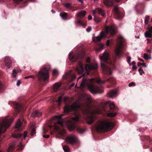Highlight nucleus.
<instances>
[{
    "instance_id": "obj_11",
    "label": "nucleus",
    "mask_w": 152,
    "mask_h": 152,
    "mask_svg": "<svg viewBox=\"0 0 152 152\" xmlns=\"http://www.w3.org/2000/svg\"><path fill=\"white\" fill-rule=\"evenodd\" d=\"M97 68V65L96 64H87L85 66V69L87 73L89 74V70H94L96 69Z\"/></svg>"
},
{
    "instance_id": "obj_50",
    "label": "nucleus",
    "mask_w": 152,
    "mask_h": 152,
    "mask_svg": "<svg viewBox=\"0 0 152 152\" xmlns=\"http://www.w3.org/2000/svg\"><path fill=\"white\" fill-rule=\"evenodd\" d=\"M135 86V83L134 82H132L130 83L129 84V87H131L132 86Z\"/></svg>"
},
{
    "instance_id": "obj_46",
    "label": "nucleus",
    "mask_w": 152,
    "mask_h": 152,
    "mask_svg": "<svg viewBox=\"0 0 152 152\" xmlns=\"http://www.w3.org/2000/svg\"><path fill=\"white\" fill-rule=\"evenodd\" d=\"M71 78L70 80L71 81H72L73 80L76 78V76L75 74H73L72 76L70 77Z\"/></svg>"
},
{
    "instance_id": "obj_52",
    "label": "nucleus",
    "mask_w": 152,
    "mask_h": 152,
    "mask_svg": "<svg viewBox=\"0 0 152 152\" xmlns=\"http://www.w3.org/2000/svg\"><path fill=\"white\" fill-rule=\"evenodd\" d=\"M13 147H14V146L13 145H11L10 146V147L9 148L8 151L7 152H10V150L11 149H12Z\"/></svg>"
},
{
    "instance_id": "obj_15",
    "label": "nucleus",
    "mask_w": 152,
    "mask_h": 152,
    "mask_svg": "<svg viewBox=\"0 0 152 152\" xmlns=\"http://www.w3.org/2000/svg\"><path fill=\"white\" fill-rule=\"evenodd\" d=\"M78 65L79 66L76 68V70L78 74H82L84 71L82 63L81 62H79Z\"/></svg>"
},
{
    "instance_id": "obj_34",
    "label": "nucleus",
    "mask_w": 152,
    "mask_h": 152,
    "mask_svg": "<svg viewBox=\"0 0 152 152\" xmlns=\"http://www.w3.org/2000/svg\"><path fill=\"white\" fill-rule=\"evenodd\" d=\"M15 107L19 111L21 109V106L18 103H16L15 104Z\"/></svg>"
},
{
    "instance_id": "obj_23",
    "label": "nucleus",
    "mask_w": 152,
    "mask_h": 152,
    "mask_svg": "<svg viewBox=\"0 0 152 152\" xmlns=\"http://www.w3.org/2000/svg\"><path fill=\"white\" fill-rule=\"evenodd\" d=\"M78 57L75 55H73L72 54H71L69 55V59L72 61H75L77 59Z\"/></svg>"
},
{
    "instance_id": "obj_33",
    "label": "nucleus",
    "mask_w": 152,
    "mask_h": 152,
    "mask_svg": "<svg viewBox=\"0 0 152 152\" xmlns=\"http://www.w3.org/2000/svg\"><path fill=\"white\" fill-rule=\"evenodd\" d=\"M63 148L65 152H69V148L67 146H63Z\"/></svg>"
},
{
    "instance_id": "obj_31",
    "label": "nucleus",
    "mask_w": 152,
    "mask_h": 152,
    "mask_svg": "<svg viewBox=\"0 0 152 152\" xmlns=\"http://www.w3.org/2000/svg\"><path fill=\"white\" fill-rule=\"evenodd\" d=\"M22 135L20 134H14L12 135L13 137L15 138H18L21 137Z\"/></svg>"
},
{
    "instance_id": "obj_36",
    "label": "nucleus",
    "mask_w": 152,
    "mask_h": 152,
    "mask_svg": "<svg viewBox=\"0 0 152 152\" xmlns=\"http://www.w3.org/2000/svg\"><path fill=\"white\" fill-rule=\"evenodd\" d=\"M116 113H110L107 114V115L108 116L113 117L116 115Z\"/></svg>"
},
{
    "instance_id": "obj_64",
    "label": "nucleus",
    "mask_w": 152,
    "mask_h": 152,
    "mask_svg": "<svg viewBox=\"0 0 152 152\" xmlns=\"http://www.w3.org/2000/svg\"><path fill=\"white\" fill-rule=\"evenodd\" d=\"M92 19V17L91 15H89L88 16V20H91Z\"/></svg>"
},
{
    "instance_id": "obj_12",
    "label": "nucleus",
    "mask_w": 152,
    "mask_h": 152,
    "mask_svg": "<svg viewBox=\"0 0 152 152\" xmlns=\"http://www.w3.org/2000/svg\"><path fill=\"white\" fill-rule=\"evenodd\" d=\"M15 130L17 131H20L23 129V127L22 126V123L21 122V120L18 119L16 122L15 125Z\"/></svg>"
},
{
    "instance_id": "obj_2",
    "label": "nucleus",
    "mask_w": 152,
    "mask_h": 152,
    "mask_svg": "<svg viewBox=\"0 0 152 152\" xmlns=\"http://www.w3.org/2000/svg\"><path fill=\"white\" fill-rule=\"evenodd\" d=\"M113 124L111 122L102 121L97 126L96 129L99 132L110 130L112 128Z\"/></svg>"
},
{
    "instance_id": "obj_44",
    "label": "nucleus",
    "mask_w": 152,
    "mask_h": 152,
    "mask_svg": "<svg viewBox=\"0 0 152 152\" xmlns=\"http://www.w3.org/2000/svg\"><path fill=\"white\" fill-rule=\"evenodd\" d=\"M3 90V86L0 81V93Z\"/></svg>"
},
{
    "instance_id": "obj_58",
    "label": "nucleus",
    "mask_w": 152,
    "mask_h": 152,
    "mask_svg": "<svg viewBox=\"0 0 152 152\" xmlns=\"http://www.w3.org/2000/svg\"><path fill=\"white\" fill-rule=\"evenodd\" d=\"M21 84V82L19 80H18L17 82V85L18 86H19Z\"/></svg>"
},
{
    "instance_id": "obj_43",
    "label": "nucleus",
    "mask_w": 152,
    "mask_h": 152,
    "mask_svg": "<svg viewBox=\"0 0 152 152\" xmlns=\"http://www.w3.org/2000/svg\"><path fill=\"white\" fill-rule=\"evenodd\" d=\"M22 1L23 0H13L14 3L17 4H20Z\"/></svg>"
},
{
    "instance_id": "obj_42",
    "label": "nucleus",
    "mask_w": 152,
    "mask_h": 152,
    "mask_svg": "<svg viewBox=\"0 0 152 152\" xmlns=\"http://www.w3.org/2000/svg\"><path fill=\"white\" fill-rule=\"evenodd\" d=\"M66 134V131L64 130H61L59 133L60 135H64Z\"/></svg>"
},
{
    "instance_id": "obj_55",
    "label": "nucleus",
    "mask_w": 152,
    "mask_h": 152,
    "mask_svg": "<svg viewBox=\"0 0 152 152\" xmlns=\"http://www.w3.org/2000/svg\"><path fill=\"white\" fill-rule=\"evenodd\" d=\"M75 23H78V24H81V25L82 24V23L81 22V21L80 20H77V21H76Z\"/></svg>"
},
{
    "instance_id": "obj_19",
    "label": "nucleus",
    "mask_w": 152,
    "mask_h": 152,
    "mask_svg": "<svg viewBox=\"0 0 152 152\" xmlns=\"http://www.w3.org/2000/svg\"><path fill=\"white\" fill-rule=\"evenodd\" d=\"M101 60L104 61H107L108 59V54L106 52H104L103 53V56H100Z\"/></svg>"
},
{
    "instance_id": "obj_24",
    "label": "nucleus",
    "mask_w": 152,
    "mask_h": 152,
    "mask_svg": "<svg viewBox=\"0 0 152 152\" xmlns=\"http://www.w3.org/2000/svg\"><path fill=\"white\" fill-rule=\"evenodd\" d=\"M76 124L74 123H70L68 126V128L69 130L70 131H72L75 128Z\"/></svg>"
},
{
    "instance_id": "obj_54",
    "label": "nucleus",
    "mask_w": 152,
    "mask_h": 152,
    "mask_svg": "<svg viewBox=\"0 0 152 152\" xmlns=\"http://www.w3.org/2000/svg\"><path fill=\"white\" fill-rule=\"evenodd\" d=\"M22 145L21 143H20V145H19L18 146L19 147V150H22L23 149V148L22 147Z\"/></svg>"
},
{
    "instance_id": "obj_18",
    "label": "nucleus",
    "mask_w": 152,
    "mask_h": 152,
    "mask_svg": "<svg viewBox=\"0 0 152 152\" xmlns=\"http://www.w3.org/2000/svg\"><path fill=\"white\" fill-rule=\"evenodd\" d=\"M146 37L151 38L152 36V26L145 33Z\"/></svg>"
},
{
    "instance_id": "obj_8",
    "label": "nucleus",
    "mask_w": 152,
    "mask_h": 152,
    "mask_svg": "<svg viewBox=\"0 0 152 152\" xmlns=\"http://www.w3.org/2000/svg\"><path fill=\"white\" fill-rule=\"evenodd\" d=\"M63 115L55 116L52 118V120L56 119L58 120L56 122L54 123V128L55 130H57L59 128V125L62 126L63 124V121L61 120L62 116Z\"/></svg>"
},
{
    "instance_id": "obj_21",
    "label": "nucleus",
    "mask_w": 152,
    "mask_h": 152,
    "mask_svg": "<svg viewBox=\"0 0 152 152\" xmlns=\"http://www.w3.org/2000/svg\"><path fill=\"white\" fill-rule=\"evenodd\" d=\"M86 14V11L85 10H83L78 12L77 13V15L78 18H81L84 17Z\"/></svg>"
},
{
    "instance_id": "obj_22",
    "label": "nucleus",
    "mask_w": 152,
    "mask_h": 152,
    "mask_svg": "<svg viewBox=\"0 0 152 152\" xmlns=\"http://www.w3.org/2000/svg\"><path fill=\"white\" fill-rule=\"evenodd\" d=\"M41 113L38 110L36 111L33 113L31 115V116L34 118L37 117H39L41 115Z\"/></svg>"
},
{
    "instance_id": "obj_59",
    "label": "nucleus",
    "mask_w": 152,
    "mask_h": 152,
    "mask_svg": "<svg viewBox=\"0 0 152 152\" xmlns=\"http://www.w3.org/2000/svg\"><path fill=\"white\" fill-rule=\"evenodd\" d=\"M35 0H27L24 2V3H26L27 2H28L29 1H30L31 2H34L35 1Z\"/></svg>"
},
{
    "instance_id": "obj_37",
    "label": "nucleus",
    "mask_w": 152,
    "mask_h": 152,
    "mask_svg": "<svg viewBox=\"0 0 152 152\" xmlns=\"http://www.w3.org/2000/svg\"><path fill=\"white\" fill-rule=\"evenodd\" d=\"M12 75V76L14 77H16L17 75V73L16 72V71L15 69H14L13 70Z\"/></svg>"
},
{
    "instance_id": "obj_26",
    "label": "nucleus",
    "mask_w": 152,
    "mask_h": 152,
    "mask_svg": "<svg viewBox=\"0 0 152 152\" xmlns=\"http://www.w3.org/2000/svg\"><path fill=\"white\" fill-rule=\"evenodd\" d=\"M64 6L67 9H71L72 8L71 4L70 3H63V4Z\"/></svg>"
},
{
    "instance_id": "obj_30",
    "label": "nucleus",
    "mask_w": 152,
    "mask_h": 152,
    "mask_svg": "<svg viewBox=\"0 0 152 152\" xmlns=\"http://www.w3.org/2000/svg\"><path fill=\"white\" fill-rule=\"evenodd\" d=\"M77 130L78 132L81 133V134H83V133L84 132V131L83 128L79 126L77 127Z\"/></svg>"
},
{
    "instance_id": "obj_28",
    "label": "nucleus",
    "mask_w": 152,
    "mask_h": 152,
    "mask_svg": "<svg viewBox=\"0 0 152 152\" xmlns=\"http://www.w3.org/2000/svg\"><path fill=\"white\" fill-rule=\"evenodd\" d=\"M111 81V79H108L107 80H102L100 79H98L96 80V82L98 83H101L104 84L107 81Z\"/></svg>"
},
{
    "instance_id": "obj_5",
    "label": "nucleus",
    "mask_w": 152,
    "mask_h": 152,
    "mask_svg": "<svg viewBox=\"0 0 152 152\" xmlns=\"http://www.w3.org/2000/svg\"><path fill=\"white\" fill-rule=\"evenodd\" d=\"M83 97V96H80L76 101V103H75L72 105L69 104H66L64 108V112L65 113H68L71 111L73 110H75L77 108H79L82 106L80 102V101L81 100V98Z\"/></svg>"
},
{
    "instance_id": "obj_48",
    "label": "nucleus",
    "mask_w": 152,
    "mask_h": 152,
    "mask_svg": "<svg viewBox=\"0 0 152 152\" xmlns=\"http://www.w3.org/2000/svg\"><path fill=\"white\" fill-rule=\"evenodd\" d=\"M78 118V117L77 115H75L74 117L72 118V119L75 121H77Z\"/></svg>"
},
{
    "instance_id": "obj_63",
    "label": "nucleus",
    "mask_w": 152,
    "mask_h": 152,
    "mask_svg": "<svg viewBox=\"0 0 152 152\" xmlns=\"http://www.w3.org/2000/svg\"><path fill=\"white\" fill-rule=\"evenodd\" d=\"M97 11V10H96H96H93L92 11V12L94 14H95L96 12Z\"/></svg>"
},
{
    "instance_id": "obj_51",
    "label": "nucleus",
    "mask_w": 152,
    "mask_h": 152,
    "mask_svg": "<svg viewBox=\"0 0 152 152\" xmlns=\"http://www.w3.org/2000/svg\"><path fill=\"white\" fill-rule=\"evenodd\" d=\"M29 78H34V75H30L29 76H26L25 77V79H28Z\"/></svg>"
},
{
    "instance_id": "obj_6",
    "label": "nucleus",
    "mask_w": 152,
    "mask_h": 152,
    "mask_svg": "<svg viewBox=\"0 0 152 152\" xmlns=\"http://www.w3.org/2000/svg\"><path fill=\"white\" fill-rule=\"evenodd\" d=\"M49 69L44 66L38 72V77L39 80H43L45 81L48 80L49 78L48 75Z\"/></svg>"
},
{
    "instance_id": "obj_62",
    "label": "nucleus",
    "mask_w": 152,
    "mask_h": 152,
    "mask_svg": "<svg viewBox=\"0 0 152 152\" xmlns=\"http://www.w3.org/2000/svg\"><path fill=\"white\" fill-rule=\"evenodd\" d=\"M110 41L109 40H108L107 41V42H106V45L107 46H108L109 44H110Z\"/></svg>"
},
{
    "instance_id": "obj_29",
    "label": "nucleus",
    "mask_w": 152,
    "mask_h": 152,
    "mask_svg": "<svg viewBox=\"0 0 152 152\" xmlns=\"http://www.w3.org/2000/svg\"><path fill=\"white\" fill-rule=\"evenodd\" d=\"M108 104H109L110 108L111 109H113L115 107V105L114 104L110 102H108Z\"/></svg>"
},
{
    "instance_id": "obj_56",
    "label": "nucleus",
    "mask_w": 152,
    "mask_h": 152,
    "mask_svg": "<svg viewBox=\"0 0 152 152\" xmlns=\"http://www.w3.org/2000/svg\"><path fill=\"white\" fill-rule=\"evenodd\" d=\"M94 20L95 21L99 22V19L98 18L94 17Z\"/></svg>"
},
{
    "instance_id": "obj_39",
    "label": "nucleus",
    "mask_w": 152,
    "mask_h": 152,
    "mask_svg": "<svg viewBox=\"0 0 152 152\" xmlns=\"http://www.w3.org/2000/svg\"><path fill=\"white\" fill-rule=\"evenodd\" d=\"M149 18L150 17L148 16H147V17H145V19L144 22L145 24H147L148 23V21L149 20Z\"/></svg>"
},
{
    "instance_id": "obj_16",
    "label": "nucleus",
    "mask_w": 152,
    "mask_h": 152,
    "mask_svg": "<svg viewBox=\"0 0 152 152\" xmlns=\"http://www.w3.org/2000/svg\"><path fill=\"white\" fill-rule=\"evenodd\" d=\"M117 93V91L116 89L112 90L108 93L107 96L111 98L115 96L116 95Z\"/></svg>"
},
{
    "instance_id": "obj_53",
    "label": "nucleus",
    "mask_w": 152,
    "mask_h": 152,
    "mask_svg": "<svg viewBox=\"0 0 152 152\" xmlns=\"http://www.w3.org/2000/svg\"><path fill=\"white\" fill-rule=\"evenodd\" d=\"M27 133L26 132H25L23 135V138L25 139L26 137Z\"/></svg>"
},
{
    "instance_id": "obj_14",
    "label": "nucleus",
    "mask_w": 152,
    "mask_h": 152,
    "mask_svg": "<svg viewBox=\"0 0 152 152\" xmlns=\"http://www.w3.org/2000/svg\"><path fill=\"white\" fill-rule=\"evenodd\" d=\"M4 61L5 66L8 68H10L12 65V62L9 56H6Z\"/></svg>"
},
{
    "instance_id": "obj_7",
    "label": "nucleus",
    "mask_w": 152,
    "mask_h": 152,
    "mask_svg": "<svg viewBox=\"0 0 152 152\" xmlns=\"http://www.w3.org/2000/svg\"><path fill=\"white\" fill-rule=\"evenodd\" d=\"M124 41V38L121 36H119L118 38L117 45L115 50L116 55L119 57L121 50V48L123 46L122 42Z\"/></svg>"
},
{
    "instance_id": "obj_9",
    "label": "nucleus",
    "mask_w": 152,
    "mask_h": 152,
    "mask_svg": "<svg viewBox=\"0 0 152 152\" xmlns=\"http://www.w3.org/2000/svg\"><path fill=\"white\" fill-rule=\"evenodd\" d=\"M101 113V111H95L91 114L87 118L86 121L88 124H91L94 122L95 120L96 116L94 113L99 114Z\"/></svg>"
},
{
    "instance_id": "obj_47",
    "label": "nucleus",
    "mask_w": 152,
    "mask_h": 152,
    "mask_svg": "<svg viewBox=\"0 0 152 152\" xmlns=\"http://www.w3.org/2000/svg\"><path fill=\"white\" fill-rule=\"evenodd\" d=\"M143 58L145 60H147L148 59V54L147 53H144V54Z\"/></svg>"
},
{
    "instance_id": "obj_1",
    "label": "nucleus",
    "mask_w": 152,
    "mask_h": 152,
    "mask_svg": "<svg viewBox=\"0 0 152 152\" xmlns=\"http://www.w3.org/2000/svg\"><path fill=\"white\" fill-rule=\"evenodd\" d=\"M94 79L92 78L87 79L86 78H83L80 87L82 88H84L85 86H87L90 91L93 94H95L100 93L102 92V90L96 86H94L92 82L94 81Z\"/></svg>"
},
{
    "instance_id": "obj_61",
    "label": "nucleus",
    "mask_w": 152,
    "mask_h": 152,
    "mask_svg": "<svg viewBox=\"0 0 152 152\" xmlns=\"http://www.w3.org/2000/svg\"><path fill=\"white\" fill-rule=\"evenodd\" d=\"M43 137L45 138H48L49 137V135H43Z\"/></svg>"
},
{
    "instance_id": "obj_4",
    "label": "nucleus",
    "mask_w": 152,
    "mask_h": 152,
    "mask_svg": "<svg viewBox=\"0 0 152 152\" xmlns=\"http://www.w3.org/2000/svg\"><path fill=\"white\" fill-rule=\"evenodd\" d=\"M13 120L9 118L8 117H6L0 124V134L6 131L7 129L10 126Z\"/></svg>"
},
{
    "instance_id": "obj_10",
    "label": "nucleus",
    "mask_w": 152,
    "mask_h": 152,
    "mask_svg": "<svg viewBox=\"0 0 152 152\" xmlns=\"http://www.w3.org/2000/svg\"><path fill=\"white\" fill-rule=\"evenodd\" d=\"M101 68L102 69L103 72L104 74L110 75L112 74V72L110 68L106 64H103L101 63Z\"/></svg>"
},
{
    "instance_id": "obj_35",
    "label": "nucleus",
    "mask_w": 152,
    "mask_h": 152,
    "mask_svg": "<svg viewBox=\"0 0 152 152\" xmlns=\"http://www.w3.org/2000/svg\"><path fill=\"white\" fill-rule=\"evenodd\" d=\"M104 46V45L103 44H101L100 46L98 48L97 50L96 51V53H99V52L103 48V47Z\"/></svg>"
},
{
    "instance_id": "obj_20",
    "label": "nucleus",
    "mask_w": 152,
    "mask_h": 152,
    "mask_svg": "<svg viewBox=\"0 0 152 152\" xmlns=\"http://www.w3.org/2000/svg\"><path fill=\"white\" fill-rule=\"evenodd\" d=\"M104 4L108 7H110L113 4V1L112 0H104Z\"/></svg>"
},
{
    "instance_id": "obj_41",
    "label": "nucleus",
    "mask_w": 152,
    "mask_h": 152,
    "mask_svg": "<svg viewBox=\"0 0 152 152\" xmlns=\"http://www.w3.org/2000/svg\"><path fill=\"white\" fill-rule=\"evenodd\" d=\"M53 74L54 75H57L58 74V72L56 69H54L53 71Z\"/></svg>"
},
{
    "instance_id": "obj_57",
    "label": "nucleus",
    "mask_w": 152,
    "mask_h": 152,
    "mask_svg": "<svg viewBox=\"0 0 152 152\" xmlns=\"http://www.w3.org/2000/svg\"><path fill=\"white\" fill-rule=\"evenodd\" d=\"M127 62L128 63H129L131 61V57L129 56H128L127 57Z\"/></svg>"
},
{
    "instance_id": "obj_13",
    "label": "nucleus",
    "mask_w": 152,
    "mask_h": 152,
    "mask_svg": "<svg viewBox=\"0 0 152 152\" xmlns=\"http://www.w3.org/2000/svg\"><path fill=\"white\" fill-rule=\"evenodd\" d=\"M66 140L68 142L71 144H73L76 142L77 138L75 137L70 136L67 137L66 139Z\"/></svg>"
},
{
    "instance_id": "obj_49",
    "label": "nucleus",
    "mask_w": 152,
    "mask_h": 152,
    "mask_svg": "<svg viewBox=\"0 0 152 152\" xmlns=\"http://www.w3.org/2000/svg\"><path fill=\"white\" fill-rule=\"evenodd\" d=\"M84 99H87L88 100H90L91 99V97L90 96H85Z\"/></svg>"
},
{
    "instance_id": "obj_60",
    "label": "nucleus",
    "mask_w": 152,
    "mask_h": 152,
    "mask_svg": "<svg viewBox=\"0 0 152 152\" xmlns=\"http://www.w3.org/2000/svg\"><path fill=\"white\" fill-rule=\"evenodd\" d=\"M86 30L88 32H89L91 30V27H88Z\"/></svg>"
},
{
    "instance_id": "obj_45",
    "label": "nucleus",
    "mask_w": 152,
    "mask_h": 152,
    "mask_svg": "<svg viewBox=\"0 0 152 152\" xmlns=\"http://www.w3.org/2000/svg\"><path fill=\"white\" fill-rule=\"evenodd\" d=\"M62 100V96H59L58 99V100L57 102L58 103V105H60L61 102Z\"/></svg>"
},
{
    "instance_id": "obj_38",
    "label": "nucleus",
    "mask_w": 152,
    "mask_h": 152,
    "mask_svg": "<svg viewBox=\"0 0 152 152\" xmlns=\"http://www.w3.org/2000/svg\"><path fill=\"white\" fill-rule=\"evenodd\" d=\"M36 130L34 128H33L31 132V135L32 136H34L35 134Z\"/></svg>"
},
{
    "instance_id": "obj_3",
    "label": "nucleus",
    "mask_w": 152,
    "mask_h": 152,
    "mask_svg": "<svg viewBox=\"0 0 152 152\" xmlns=\"http://www.w3.org/2000/svg\"><path fill=\"white\" fill-rule=\"evenodd\" d=\"M114 26L112 25L110 26H107L105 28V32H101L100 37H96V40L97 41H100L102 38L105 37L107 35L110 34L111 35L115 34Z\"/></svg>"
},
{
    "instance_id": "obj_17",
    "label": "nucleus",
    "mask_w": 152,
    "mask_h": 152,
    "mask_svg": "<svg viewBox=\"0 0 152 152\" xmlns=\"http://www.w3.org/2000/svg\"><path fill=\"white\" fill-rule=\"evenodd\" d=\"M118 7L117 6H115L113 9V10L115 13V16L117 19H119L121 17V15L119 12L118 10Z\"/></svg>"
},
{
    "instance_id": "obj_25",
    "label": "nucleus",
    "mask_w": 152,
    "mask_h": 152,
    "mask_svg": "<svg viewBox=\"0 0 152 152\" xmlns=\"http://www.w3.org/2000/svg\"><path fill=\"white\" fill-rule=\"evenodd\" d=\"M61 86V84L58 83H56L53 86V89L55 91H56Z\"/></svg>"
},
{
    "instance_id": "obj_32",
    "label": "nucleus",
    "mask_w": 152,
    "mask_h": 152,
    "mask_svg": "<svg viewBox=\"0 0 152 152\" xmlns=\"http://www.w3.org/2000/svg\"><path fill=\"white\" fill-rule=\"evenodd\" d=\"M60 16L63 18H66L67 15V13L64 12H61L60 13Z\"/></svg>"
},
{
    "instance_id": "obj_40",
    "label": "nucleus",
    "mask_w": 152,
    "mask_h": 152,
    "mask_svg": "<svg viewBox=\"0 0 152 152\" xmlns=\"http://www.w3.org/2000/svg\"><path fill=\"white\" fill-rule=\"evenodd\" d=\"M138 71L140 73V75H142L143 73H144L143 69L141 68H140L138 69Z\"/></svg>"
},
{
    "instance_id": "obj_27",
    "label": "nucleus",
    "mask_w": 152,
    "mask_h": 152,
    "mask_svg": "<svg viewBox=\"0 0 152 152\" xmlns=\"http://www.w3.org/2000/svg\"><path fill=\"white\" fill-rule=\"evenodd\" d=\"M96 9L99 14H101L103 16H104L105 14L103 10L102 9L99 7L96 8Z\"/></svg>"
}]
</instances>
